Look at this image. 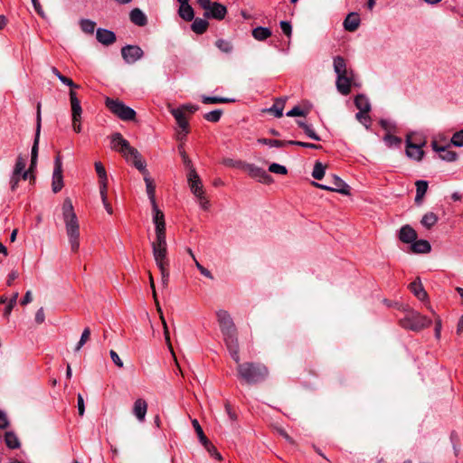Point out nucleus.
I'll return each instance as SVG.
<instances>
[{"instance_id":"f257e3e1","label":"nucleus","mask_w":463,"mask_h":463,"mask_svg":"<svg viewBox=\"0 0 463 463\" xmlns=\"http://www.w3.org/2000/svg\"><path fill=\"white\" fill-rule=\"evenodd\" d=\"M217 320L223 341L234 362H239V341L237 328L228 311L220 309L216 312Z\"/></svg>"},{"instance_id":"f03ea898","label":"nucleus","mask_w":463,"mask_h":463,"mask_svg":"<svg viewBox=\"0 0 463 463\" xmlns=\"http://www.w3.org/2000/svg\"><path fill=\"white\" fill-rule=\"evenodd\" d=\"M237 364V376L248 384H257L264 382L269 376L268 367L259 362H235Z\"/></svg>"},{"instance_id":"7ed1b4c3","label":"nucleus","mask_w":463,"mask_h":463,"mask_svg":"<svg viewBox=\"0 0 463 463\" xmlns=\"http://www.w3.org/2000/svg\"><path fill=\"white\" fill-rule=\"evenodd\" d=\"M404 317L399 319V325L406 330L419 332L431 325V319L408 307H402Z\"/></svg>"},{"instance_id":"20e7f679","label":"nucleus","mask_w":463,"mask_h":463,"mask_svg":"<svg viewBox=\"0 0 463 463\" xmlns=\"http://www.w3.org/2000/svg\"><path fill=\"white\" fill-rule=\"evenodd\" d=\"M105 104L111 113L123 121L134 120L136 118V111L118 99L107 98Z\"/></svg>"},{"instance_id":"39448f33","label":"nucleus","mask_w":463,"mask_h":463,"mask_svg":"<svg viewBox=\"0 0 463 463\" xmlns=\"http://www.w3.org/2000/svg\"><path fill=\"white\" fill-rule=\"evenodd\" d=\"M64 223L71 250L73 252H77L80 248V224L78 218L65 220Z\"/></svg>"},{"instance_id":"423d86ee","label":"nucleus","mask_w":463,"mask_h":463,"mask_svg":"<svg viewBox=\"0 0 463 463\" xmlns=\"http://www.w3.org/2000/svg\"><path fill=\"white\" fill-rule=\"evenodd\" d=\"M41 128H42L41 103H38L37 104V111H36L35 135H34L33 144L32 151H31V164H30L29 169H28V170H30V172H33L37 165Z\"/></svg>"},{"instance_id":"0eeeda50","label":"nucleus","mask_w":463,"mask_h":463,"mask_svg":"<svg viewBox=\"0 0 463 463\" xmlns=\"http://www.w3.org/2000/svg\"><path fill=\"white\" fill-rule=\"evenodd\" d=\"M152 250L156 266L169 265L166 239L155 240L152 242Z\"/></svg>"},{"instance_id":"6e6552de","label":"nucleus","mask_w":463,"mask_h":463,"mask_svg":"<svg viewBox=\"0 0 463 463\" xmlns=\"http://www.w3.org/2000/svg\"><path fill=\"white\" fill-rule=\"evenodd\" d=\"M313 184L315 186L326 191L337 192L339 194L345 195L350 194L349 185L336 175H333L327 184H318L315 182Z\"/></svg>"},{"instance_id":"1a4fd4ad","label":"nucleus","mask_w":463,"mask_h":463,"mask_svg":"<svg viewBox=\"0 0 463 463\" xmlns=\"http://www.w3.org/2000/svg\"><path fill=\"white\" fill-rule=\"evenodd\" d=\"M426 141L413 142L411 136L406 137V156L416 161H421L424 156L422 146Z\"/></svg>"},{"instance_id":"9d476101","label":"nucleus","mask_w":463,"mask_h":463,"mask_svg":"<svg viewBox=\"0 0 463 463\" xmlns=\"http://www.w3.org/2000/svg\"><path fill=\"white\" fill-rule=\"evenodd\" d=\"M111 148L121 153L126 160H129L128 154L135 147L131 146L129 142L120 133H114L111 136Z\"/></svg>"},{"instance_id":"9b49d317","label":"nucleus","mask_w":463,"mask_h":463,"mask_svg":"<svg viewBox=\"0 0 463 463\" xmlns=\"http://www.w3.org/2000/svg\"><path fill=\"white\" fill-rule=\"evenodd\" d=\"M243 168L248 172L250 177L258 180L262 184H269L273 183L272 176L261 167L256 166L252 164H245Z\"/></svg>"},{"instance_id":"f8f14e48","label":"nucleus","mask_w":463,"mask_h":463,"mask_svg":"<svg viewBox=\"0 0 463 463\" xmlns=\"http://www.w3.org/2000/svg\"><path fill=\"white\" fill-rule=\"evenodd\" d=\"M63 187L62 162L58 155L54 159V169L52 173V189L53 193L60 192Z\"/></svg>"},{"instance_id":"ddd939ff","label":"nucleus","mask_w":463,"mask_h":463,"mask_svg":"<svg viewBox=\"0 0 463 463\" xmlns=\"http://www.w3.org/2000/svg\"><path fill=\"white\" fill-rule=\"evenodd\" d=\"M121 55L127 63L132 64L143 57L144 52L137 45L128 44L122 47Z\"/></svg>"},{"instance_id":"4468645a","label":"nucleus","mask_w":463,"mask_h":463,"mask_svg":"<svg viewBox=\"0 0 463 463\" xmlns=\"http://www.w3.org/2000/svg\"><path fill=\"white\" fill-rule=\"evenodd\" d=\"M149 283H150V287H151L152 291H153L154 299H155L156 307H157V311L160 314V318L162 320V324H163V327H164V335H165V342H166V344L168 345V348L173 353V347H172L171 341H170L169 330H168V327H167V324H166V322L165 320V317L163 316L162 309H161V307L159 306V303L157 301L156 292V288H155V282H154V279L152 277V274L150 272H149Z\"/></svg>"},{"instance_id":"2eb2a0df","label":"nucleus","mask_w":463,"mask_h":463,"mask_svg":"<svg viewBox=\"0 0 463 463\" xmlns=\"http://www.w3.org/2000/svg\"><path fill=\"white\" fill-rule=\"evenodd\" d=\"M353 80V73H345L337 75L336 88L342 95H348L351 91V83Z\"/></svg>"},{"instance_id":"dca6fc26","label":"nucleus","mask_w":463,"mask_h":463,"mask_svg":"<svg viewBox=\"0 0 463 463\" xmlns=\"http://www.w3.org/2000/svg\"><path fill=\"white\" fill-rule=\"evenodd\" d=\"M128 161H131L134 166L137 170H139L144 176L149 175L148 171L146 170V161L142 158V156L140 155L137 148L130 150V153L128 154Z\"/></svg>"},{"instance_id":"f3484780","label":"nucleus","mask_w":463,"mask_h":463,"mask_svg":"<svg viewBox=\"0 0 463 463\" xmlns=\"http://www.w3.org/2000/svg\"><path fill=\"white\" fill-rule=\"evenodd\" d=\"M432 148L439 153V157L447 162H454L458 158L455 151H452L449 146H439L436 141L432 142Z\"/></svg>"},{"instance_id":"a211bd4d","label":"nucleus","mask_w":463,"mask_h":463,"mask_svg":"<svg viewBox=\"0 0 463 463\" xmlns=\"http://www.w3.org/2000/svg\"><path fill=\"white\" fill-rule=\"evenodd\" d=\"M147 411V402L142 399H137L133 405L132 412L139 422L145 421Z\"/></svg>"},{"instance_id":"6ab92c4d","label":"nucleus","mask_w":463,"mask_h":463,"mask_svg":"<svg viewBox=\"0 0 463 463\" xmlns=\"http://www.w3.org/2000/svg\"><path fill=\"white\" fill-rule=\"evenodd\" d=\"M171 114L175 118L178 127L183 130L184 136H186L189 133V123L183 109H174L171 110Z\"/></svg>"},{"instance_id":"aec40b11","label":"nucleus","mask_w":463,"mask_h":463,"mask_svg":"<svg viewBox=\"0 0 463 463\" xmlns=\"http://www.w3.org/2000/svg\"><path fill=\"white\" fill-rule=\"evenodd\" d=\"M96 38L99 43L109 46L116 42L115 33L108 29L99 28L96 32Z\"/></svg>"},{"instance_id":"412c9836","label":"nucleus","mask_w":463,"mask_h":463,"mask_svg":"<svg viewBox=\"0 0 463 463\" xmlns=\"http://www.w3.org/2000/svg\"><path fill=\"white\" fill-rule=\"evenodd\" d=\"M70 101L71 107V117L72 119L78 120L81 119L82 109L80 106V101L78 99L76 93L71 90L70 91Z\"/></svg>"},{"instance_id":"4be33fe9","label":"nucleus","mask_w":463,"mask_h":463,"mask_svg":"<svg viewBox=\"0 0 463 463\" xmlns=\"http://www.w3.org/2000/svg\"><path fill=\"white\" fill-rule=\"evenodd\" d=\"M399 239L404 243H411L417 239V232L410 225H404L400 229Z\"/></svg>"},{"instance_id":"5701e85b","label":"nucleus","mask_w":463,"mask_h":463,"mask_svg":"<svg viewBox=\"0 0 463 463\" xmlns=\"http://www.w3.org/2000/svg\"><path fill=\"white\" fill-rule=\"evenodd\" d=\"M210 13L205 12L204 15L206 17H213L217 20H222L227 13L226 7L219 3H213Z\"/></svg>"},{"instance_id":"b1692460","label":"nucleus","mask_w":463,"mask_h":463,"mask_svg":"<svg viewBox=\"0 0 463 463\" xmlns=\"http://www.w3.org/2000/svg\"><path fill=\"white\" fill-rule=\"evenodd\" d=\"M409 288H410L411 291L414 294L415 297H417V298L419 300L423 301L427 298L428 294L425 291L424 288L422 287V284L419 278H417L414 281H412L409 285Z\"/></svg>"},{"instance_id":"393cba45","label":"nucleus","mask_w":463,"mask_h":463,"mask_svg":"<svg viewBox=\"0 0 463 463\" xmlns=\"http://www.w3.org/2000/svg\"><path fill=\"white\" fill-rule=\"evenodd\" d=\"M360 25V17L356 13H350L344 21V27L348 32H354Z\"/></svg>"},{"instance_id":"a878e982","label":"nucleus","mask_w":463,"mask_h":463,"mask_svg":"<svg viewBox=\"0 0 463 463\" xmlns=\"http://www.w3.org/2000/svg\"><path fill=\"white\" fill-rule=\"evenodd\" d=\"M130 21L137 26H145L147 24L146 15L139 9L134 8L129 14Z\"/></svg>"},{"instance_id":"bb28decb","label":"nucleus","mask_w":463,"mask_h":463,"mask_svg":"<svg viewBox=\"0 0 463 463\" xmlns=\"http://www.w3.org/2000/svg\"><path fill=\"white\" fill-rule=\"evenodd\" d=\"M411 249L414 253H428L430 251L431 246L426 240H415L411 242Z\"/></svg>"},{"instance_id":"cd10ccee","label":"nucleus","mask_w":463,"mask_h":463,"mask_svg":"<svg viewBox=\"0 0 463 463\" xmlns=\"http://www.w3.org/2000/svg\"><path fill=\"white\" fill-rule=\"evenodd\" d=\"M415 185H416L415 203L417 204H420L422 203L425 194L427 193L429 184H428L427 181L418 180V181H416Z\"/></svg>"},{"instance_id":"c85d7f7f","label":"nucleus","mask_w":463,"mask_h":463,"mask_svg":"<svg viewBox=\"0 0 463 463\" xmlns=\"http://www.w3.org/2000/svg\"><path fill=\"white\" fill-rule=\"evenodd\" d=\"M178 14H179L180 17H182L185 21H192L194 17V9L188 4V1L180 4Z\"/></svg>"},{"instance_id":"c756f323","label":"nucleus","mask_w":463,"mask_h":463,"mask_svg":"<svg viewBox=\"0 0 463 463\" xmlns=\"http://www.w3.org/2000/svg\"><path fill=\"white\" fill-rule=\"evenodd\" d=\"M5 442L10 449H16L21 447V442L14 431H6L5 434Z\"/></svg>"},{"instance_id":"7c9ffc66","label":"nucleus","mask_w":463,"mask_h":463,"mask_svg":"<svg viewBox=\"0 0 463 463\" xmlns=\"http://www.w3.org/2000/svg\"><path fill=\"white\" fill-rule=\"evenodd\" d=\"M334 70L336 75L350 73L352 74V71H348L346 67V62L345 59L341 56H336L334 58Z\"/></svg>"},{"instance_id":"2f4dec72","label":"nucleus","mask_w":463,"mask_h":463,"mask_svg":"<svg viewBox=\"0 0 463 463\" xmlns=\"http://www.w3.org/2000/svg\"><path fill=\"white\" fill-rule=\"evenodd\" d=\"M285 102V99H277L274 104L268 109L267 111L273 114L276 118H281L283 116Z\"/></svg>"},{"instance_id":"473e14b6","label":"nucleus","mask_w":463,"mask_h":463,"mask_svg":"<svg viewBox=\"0 0 463 463\" xmlns=\"http://www.w3.org/2000/svg\"><path fill=\"white\" fill-rule=\"evenodd\" d=\"M201 100L203 104H219V103L235 102V99H232V98L211 97V96H206V95H202Z\"/></svg>"},{"instance_id":"72a5a7b5","label":"nucleus","mask_w":463,"mask_h":463,"mask_svg":"<svg viewBox=\"0 0 463 463\" xmlns=\"http://www.w3.org/2000/svg\"><path fill=\"white\" fill-rule=\"evenodd\" d=\"M272 34L271 30L267 27L259 26L252 30V36L257 41H265Z\"/></svg>"},{"instance_id":"f704fd0d","label":"nucleus","mask_w":463,"mask_h":463,"mask_svg":"<svg viewBox=\"0 0 463 463\" xmlns=\"http://www.w3.org/2000/svg\"><path fill=\"white\" fill-rule=\"evenodd\" d=\"M144 181L146 183V194L150 200L151 204L156 202V185L154 184L153 180L151 179L150 175H147L144 176Z\"/></svg>"},{"instance_id":"c9c22d12","label":"nucleus","mask_w":463,"mask_h":463,"mask_svg":"<svg viewBox=\"0 0 463 463\" xmlns=\"http://www.w3.org/2000/svg\"><path fill=\"white\" fill-rule=\"evenodd\" d=\"M62 216H63V221L77 218V215L73 210L71 201L70 199H66L63 203Z\"/></svg>"},{"instance_id":"e433bc0d","label":"nucleus","mask_w":463,"mask_h":463,"mask_svg":"<svg viewBox=\"0 0 463 463\" xmlns=\"http://www.w3.org/2000/svg\"><path fill=\"white\" fill-rule=\"evenodd\" d=\"M354 105L359 109V111H370L371 104L368 99L362 94H359L354 99Z\"/></svg>"},{"instance_id":"4c0bfd02","label":"nucleus","mask_w":463,"mask_h":463,"mask_svg":"<svg viewBox=\"0 0 463 463\" xmlns=\"http://www.w3.org/2000/svg\"><path fill=\"white\" fill-rule=\"evenodd\" d=\"M209 23L205 19L195 18L192 24V30L198 34L203 33L208 28Z\"/></svg>"},{"instance_id":"58836bf2","label":"nucleus","mask_w":463,"mask_h":463,"mask_svg":"<svg viewBox=\"0 0 463 463\" xmlns=\"http://www.w3.org/2000/svg\"><path fill=\"white\" fill-rule=\"evenodd\" d=\"M297 123H298V127L304 130L305 134L308 137H310L311 139L317 140V141L321 140L320 137L314 131L311 125H308L301 120H298Z\"/></svg>"},{"instance_id":"ea45409f","label":"nucleus","mask_w":463,"mask_h":463,"mask_svg":"<svg viewBox=\"0 0 463 463\" xmlns=\"http://www.w3.org/2000/svg\"><path fill=\"white\" fill-rule=\"evenodd\" d=\"M438 220L439 218L434 213L429 212L423 215L421 219V224L425 228L430 229L437 223Z\"/></svg>"},{"instance_id":"a19ab883","label":"nucleus","mask_w":463,"mask_h":463,"mask_svg":"<svg viewBox=\"0 0 463 463\" xmlns=\"http://www.w3.org/2000/svg\"><path fill=\"white\" fill-rule=\"evenodd\" d=\"M191 192L199 199H203V188L201 179L188 183Z\"/></svg>"},{"instance_id":"79ce46f5","label":"nucleus","mask_w":463,"mask_h":463,"mask_svg":"<svg viewBox=\"0 0 463 463\" xmlns=\"http://www.w3.org/2000/svg\"><path fill=\"white\" fill-rule=\"evenodd\" d=\"M192 424L198 435L200 442L203 444V446H210V440L207 439V437L204 435L203 430L199 424L197 420H193Z\"/></svg>"},{"instance_id":"37998d69","label":"nucleus","mask_w":463,"mask_h":463,"mask_svg":"<svg viewBox=\"0 0 463 463\" xmlns=\"http://www.w3.org/2000/svg\"><path fill=\"white\" fill-rule=\"evenodd\" d=\"M223 111L222 109H214L203 115V118L209 122L216 123L221 119Z\"/></svg>"},{"instance_id":"c03bdc74","label":"nucleus","mask_w":463,"mask_h":463,"mask_svg":"<svg viewBox=\"0 0 463 463\" xmlns=\"http://www.w3.org/2000/svg\"><path fill=\"white\" fill-rule=\"evenodd\" d=\"M81 30L86 33L92 34L95 31L96 23L89 20V19H82L80 23Z\"/></svg>"},{"instance_id":"a18cd8bd","label":"nucleus","mask_w":463,"mask_h":463,"mask_svg":"<svg viewBox=\"0 0 463 463\" xmlns=\"http://www.w3.org/2000/svg\"><path fill=\"white\" fill-rule=\"evenodd\" d=\"M215 46L222 52H225V53H230L232 52L233 47H232V44L226 41V40H223V39H219L216 41L215 43Z\"/></svg>"},{"instance_id":"49530a36","label":"nucleus","mask_w":463,"mask_h":463,"mask_svg":"<svg viewBox=\"0 0 463 463\" xmlns=\"http://www.w3.org/2000/svg\"><path fill=\"white\" fill-rule=\"evenodd\" d=\"M258 142L269 146L282 147L288 144V141H282L278 139L260 138Z\"/></svg>"},{"instance_id":"de8ad7c7","label":"nucleus","mask_w":463,"mask_h":463,"mask_svg":"<svg viewBox=\"0 0 463 463\" xmlns=\"http://www.w3.org/2000/svg\"><path fill=\"white\" fill-rule=\"evenodd\" d=\"M153 210V222L159 223L161 222H165V215L163 212L158 208L156 203L151 204Z\"/></svg>"},{"instance_id":"09e8293b","label":"nucleus","mask_w":463,"mask_h":463,"mask_svg":"<svg viewBox=\"0 0 463 463\" xmlns=\"http://www.w3.org/2000/svg\"><path fill=\"white\" fill-rule=\"evenodd\" d=\"M325 175V166L322 163L317 162L314 165L312 176L317 180H321Z\"/></svg>"},{"instance_id":"8fccbe9b","label":"nucleus","mask_w":463,"mask_h":463,"mask_svg":"<svg viewBox=\"0 0 463 463\" xmlns=\"http://www.w3.org/2000/svg\"><path fill=\"white\" fill-rule=\"evenodd\" d=\"M156 240L166 239L165 222L156 223Z\"/></svg>"},{"instance_id":"3c124183","label":"nucleus","mask_w":463,"mask_h":463,"mask_svg":"<svg viewBox=\"0 0 463 463\" xmlns=\"http://www.w3.org/2000/svg\"><path fill=\"white\" fill-rule=\"evenodd\" d=\"M161 272V280L163 286L166 287L169 280V265L157 266Z\"/></svg>"},{"instance_id":"603ef678","label":"nucleus","mask_w":463,"mask_h":463,"mask_svg":"<svg viewBox=\"0 0 463 463\" xmlns=\"http://www.w3.org/2000/svg\"><path fill=\"white\" fill-rule=\"evenodd\" d=\"M288 145H292V146H302V147H307V148H313V149H320V148H322V146L320 145H316V144H313V143H307V142H302V141L288 140Z\"/></svg>"},{"instance_id":"864d4df0","label":"nucleus","mask_w":463,"mask_h":463,"mask_svg":"<svg viewBox=\"0 0 463 463\" xmlns=\"http://www.w3.org/2000/svg\"><path fill=\"white\" fill-rule=\"evenodd\" d=\"M384 141L388 146H400L402 143V138L392 134H387L384 137Z\"/></svg>"},{"instance_id":"5fc2aeb1","label":"nucleus","mask_w":463,"mask_h":463,"mask_svg":"<svg viewBox=\"0 0 463 463\" xmlns=\"http://www.w3.org/2000/svg\"><path fill=\"white\" fill-rule=\"evenodd\" d=\"M99 194L100 197H105L108 193V175H105L102 177H99Z\"/></svg>"},{"instance_id":"6e6d98bb","label":"nucleus","mask_w":463,"mask_h":463,"mask_svg":"<svg viewBox=\"0 0 463 463\" xmlns=\"http://www.w3.org/2000/svg\"><path fill=\"white\" fill-rule=\"evenodd\" d=\"M269 171L271 173H274V174H279V175H287V173H288V170L284 165H281L277 163H272L269 166Z\"/></svg>"},{"instance_id":"4d7b16f0","label":"nucleus","mask_w":463,"mask_h":463,"mask_svg":"<svg viewBox=\"0 0 463 463\" xmlns=\"http://www.w3.org/2000/svg\"><path fill=\"white\" fill-rule=\"evenodd\" d=\"M25 165H26L25 159L23 158L21 156H19L16 158V162H15L13 172H15V174H22V172L24 170H25Z\"/></svg>"},{"instance_id":"13d9d810","label":"nucleus","mask_w":463,"mask_h":463,"mask_svg":"<svg viewBox=\"0 0 463 463\" xmlns=\"http://www.w3.org/2000/svg\"><path fill=\"white\" fill-rule=\"evenodd\" d=\"M451 143L455 146H463V129L456 132L451 137Z\"/></svg>"},{"instance_id":"bf43d9fd","label":"nucleus","mask_w":463,"mask_h":463,"mask_svg":"<svg viewBox=\"0 0 463 463\" xmlns=\"http://www.w3.org/2000/svg\"><path fill=\"white\" fill-rule=\"evenodd\" d=\"M368 112L369 111H359L356 113V118L366 128H368V124L370 123Z\"/></svg>"},{"instance_id":"052dcab7","label":"nucleus","mask_w":463,"mask_h":463,"mask_svg":"<svg viewBox=\"0 0 463 463\" xmlns=\"http://www.w3.org/2000/svg\"><path fill=\"white\" fill-rule=\"evenodd\" d=\"M178 151H179V154L183 159V163L185 165V167L191 166V165H193V163H192L191 159L189 158V156H187L186 152L184 151L183 145L178 146Z\"/></svg>"},{"instance_id":"680f3d73","label":"nucleus","mask_w":463,"mask_h":463,"mask_svg":"<svg viewBox=\"0 0 463 463\" xmlns=\"http://www.w3.org/2000/svg\"><path fill=\"white\" fill-rule=\"evenodd\" d=\"M224 408H225V411H226L230 420L232 422L236 421L238 419V416H237L236 412L233 411L232 405L228 402H225Z\"/></svg>"},{"instance_id":"e2e57ef3","label":"nucleus","mask_w":463,"mask_h":463,"mask_svg":"<svg viewBox=\"0 0 463 463\" xmlns=\"http://www.w3.org/2000/svg\"><path fill=\"white\" fill-rule=\"evenodd\" d=\"M186 168L189 170L187 175L188 183L200 180V177L193 165H191V166H186Z\"/></svg>"},{"instance_id":"0e129e2a","label":"nucleus","mask_w":463,"mask_h":463,"mask_svg":"<svg viewBox=\"0 0 463 463\" xmlns=\"http://www.w3.org/2000/svg\"><path fill=\"white\" fill-rule=\"evenodd\" d=\"M21 175L22 174H15V172H13L12 176L10 178V188L12 191H15V189L18 186V184L21 180Z\"/></svg>"},{"instance_id":"69168bd1","label":"nucleus","mask_w":463,"mask_h":463,"mask_svg":"<svg viewBox=\"0 0 463 463\" xmlns=\"http://www.w3.org/2000/svg\"><path fill=\"white\" fill-rule=\"evenodd\" d=\"M279 25H280V28H281L282 32L288 37H290L291 34H292V26H291L290 23L287 22V21H281Z\"/></svg>"},{"instance_id":"338daca9","label":"nucleus","mask_w":463,"mask_h":463,"mask_svg":"<svg viewBox=\"0 0 463 463\" xmlns=\"http://www.w3.org/2000/svg\"><path fill=\"white\" fill-rule=\"evenodd\" d=\"M286 115L288 117H302V116H306V113L299 107L296 106L292 109L288 111Z\"/></svg>"},{"instance_id":"774afa93","label":"nucleus","mask_w":463,"mask_h":463,"mask_svg":"<svg viewBox=\"0 0 463 463\" xmlns=\"http://www.w3.org/2000/svg\"><path fill=\"white\" fill-rule=\"evenodd\" d=\"M34 320L38 325H41L45 321V313L43 307H40L36 311Z\"/></svg>"}]
</instances>
